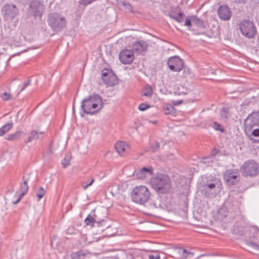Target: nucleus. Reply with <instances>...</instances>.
I'll return each mask as SVG.
<instances>
[{
	"label": "nucleus",
	"mask_w": 259,
	"mask_h": 259,
	"mask_svg": "<svg viewBox=\"0 0 259 259\" xmlns=\"http://www.w3.org/2000/svg\"><path fill=\"white\" fill-rule=\"evenodd\" d=\"M150 197V192L146 186L135 187L132 193V200L140 204L143 205L147 202Z\"/></svg>",
	"instance_id": "nucleus-5"
},
{
	"label": "nucleus",
	"mask_w": 259,
	"mask_h": 259,
	"mask_svg": "<svg viewBox=\"0 0 259 259\" xmlns=\"http://www.w3.org/2000/svg\"><path fill=\"white\" fill-rule=\"evenodd\" d=\"M45 10L44 4L38 0H32L29 6L28 13L30 16L36 18H41Z\"/></svg>",
	"instance_id": "nucleus-8"
},
{
	"label": "nucleus",
	"mask_w": 259,
	"mask_h": 259,
	"mask_svg": "<svg viewBox=\"0 0 259 259\" xmlns=\"http://www.w3.org/2000/svg\"><path fill=\"white\" fill-rule=\"evenodd\" d=\"M23 133V132L18 131L14 134L7 135V139L10 141L17 140L21 137Z\"/></svg>",
	"instance_id": "nucleus-28"
},
{
	"label": "nucleus",
	"mask_w": 259,
	"mask_h": 259,
	"mask_svg": "<svg viewBox=\"0 0 259 259\" xmlns=\"http://www.w3.org/2000/svg\"><path fill=\"white\" fill-rule=\"evenodd\" d=\"M219 17L223 21H227L230 19L232 12L227 6H221L218 10Z\"/></svg>",
	"instance_id": "nucleus-16"
},
{
	"label": "nucleus",
	"mask_w": 259,
	"mask_h": 259,
	"mask_svg": "<svg viewBox=\"0 0 259 259\" xmlns=\"http://www.w3.org/2000/svg\"><path fill=\"white\" fill-rule=\"evenodd\" d=\"M207 159H209V158H208V157H207V158H203V162L204 163H206L207 162L206 160H207Z\"/></svg>",
	"instance_id": "nucleus-49"
},
{
	"label": "nucleus",
	"mask_w": 259,
	"mask_h": 259,
	"mask_svg": "<svg viewBox=\"0 0 259 259\" xmlns=\"http://www.w3.org/2000/svg\"><path fill=\"white\" fill-rule=\"evenodd\" d=\"M70 157L68 155L66 156L62 162V164L64 168L66 167L68 165L70 164Z\"/></svg>",
	"instance_id": "nucleus-34"
},
{
	"label": "nucleus",
	"mask_w": 259,
	"mask_h": 259,
	"mask_svg": "<svg viewBox=\"0 0 259 259\" xmlns=\"http://www.w3.org/2000/svg\"><path fill=\"white\" fill-rule=\"evenodd\" d=\"M44 133L37 130H31L29 134L27 139L24 140L26 144L31 142L33 140H38L42 139Z\"/></svg>",
	"instance_id": "nucleus-20"
},
{
	"label": "nucleus",
	"mask_w": 259,
	"mask_h": 259,
	"mask_svg": "<svg viewBox=\"0 0 259 259\" xmlns=\"http://www.w3.org/2000/svg\"><path fill=\"white\" fill-rule=\"evenodd\" d=\"M164 113L166 115L168 114H174L175 113V108L171 105H167L165 108H164Z\"/></svg>",
	"instance_id": "nucleus-33"
},
{
	"label": "nucleus",
	"mask_w": 259,
	"mask_h": 259,
	"mask_svg": "<svg viewBox=\"0 0 259 259\" xmlns=\"http://www.w3.org/2000/svg\"><path fill=\"white\" fill-rule=\"evenodd\" d=\"M101 219L102 221L100 222V225H95V227H97L99 228V232H103L105 230L110 227V225L107 222V219L105 220L103 218H101Z\"/></svg>",
	"instance_id": "nucleus-24"
},
{
	"label": "nucleus",
	"mask_w": 259,
	"mask_h": 259,
	"mask_svg": "<svg viewBox=\"0 0 259 259\" xmlns=\"http://www.w3.org/2000/svg\"><path fill=\"white\" fill-rule=\"evenodd\" d=\"M192 21L199 27H203L204 26L203 21L195 16H192Z\"/></svg>",
	"instance_id": "nucleus-29"
},
{
	"label": "nucleus",
	"mask_w": 259,
	"mask_h": 259,
	"mask_svg": "<svg viewBox=\"0 0 259 259\" xmlns=\"http://www.w3.org/2000/svg\"><path fill=\"white\" fill-rule=\"evenodd\" d=\"M133 52L128 50L121 51L119 55L120 61L124 64H130L134 59Z\"/></svg>",
	"instance_id": "nucleus-15"
},
{
	"label": "nucleus",
	"mask_w": 259,
	"mask_h": 259,
	"mask_svg": "<svg viewBox=\"0 0 259 259\" xmlns=\"http://www.w3.org/2000/svg\"><path fill=\"white\" fill-rule=\"evenodd\" d=\"M219 152V149L215 148L211 151V155L213 156H215Z\"/></svg>",
	"instance_id": "nucleus-47"
},
{
	"label": "nucleus",
	"mask_w": 259,
	"mask_h": 259,
	"mask_svg": "<svg viewBox=\"0 0 259 259\" xmlns=\"http://www.w3.org/2000/svg\"><path fill=\"white\" fill-rule=\"evenodd\" d=\"M97 212L99 213V218H101V216H100V211H99V210L96 211L95 210V213H97Z\"/></svg>",
	"instance_id": "nucleus-50"
},
{
	"label": "nucleus",
	"mask_w": 259,
	"mask_h": 259,
	"mask_svg": "<svg viewBox=\"0 0 259 259\" xmlns=\"http://www.w3.org/2000/svg\"><path fill=\"white\" fill-rule=\"evenodd\" d=\"M220 115L221 117L223 119H228V118L230 116L229 109L224 107H223L220 112Z\"/></svg>",
	"instance_id": "nucleus-31"
},
{
	"label": "nucleus",
	"mask_w": 259,
	"mask_h": 259,
	"mask_svg": "<svg viewBox=\"0 0 259 259\" xmlns=\"http://www.w3.org/2000/svg\"><path fill=\"white\" fill-rule=\"evenodd\" d=\"M81 109L84 113L94 115L100 112L103 108L102 97L96 93H93L82 100Z\"/></svg>",
	"instance_id": "nucleus-1"
},
{
	"label": "nucleus",
	"mask_w": 259,
	"mask_h": 259,
	"mask_svg": "<svg viewBox=\"0 0 259 259\" xmlns=\"http://www.w3.org/2000/svg\"><path fill=\"white\" fill-rule=\"evenodd\" d=\"M252 135L254 137H259V128L252 130Z\"/></svg>",
	"instance_id": "nucleus-42"
},
{
	"label": "nucleus",
	"mask_w": 259,
	"mask_h": 259,
	"mask_svg": "<svg viewBox=\"0 0 259 259\" xmlns=\"http://www.w3.org/2000/svg\"><path fill=\"white\" fill-rule=\"evenodd\" d=\"M28 190V186L27 183V180H24L23 183L21 185L20 188L19 189L20 194L21 196H24L27 192Z\"/></svg>",
	"instance_id": "nucleus-27"
},
{
	"label": "nucleus",
	"mask_w": 259,
	"mask_h": 259,
	"mask_svg": "<svg viewBox=\"0 0 259 259\" xmlns=\"http://www.w3.org/2000/svg\"><path fill=\"white\" fill-rule=\"evenodd\" d=\"M45 193V190L42 187H40L36 191L35 194L37 197L38 201H39L44 197Z\"/></svg>",
	"instance_id": "nucleus-30"
},
{
	"label": "nucleus",
	"mask_w": 259,
	"mask_h": 259,
	"mask_svg": "<svg viewBox=\"0 0 259 259\" xmlns=\"http://www.w3.org/2000/svg\"><path fill=\"white\" fill-rule=\"evenodd\" d=\"M148 47V44L143 40L135 42L133 45L132 51L135 53L140 54L145 52Z\"/></svg>",
	"instance_id": "nucleus-17"
},
{
	"label": "nucleus",
	"mask_w": 259,
	"mask_h": 259,
	"mask_svg": "<svg viewBox=\"0 0 259 259\" xmlns=\"http://www.w3.org/2000/svg\"><path fill=\"white\" fill-rule=\"evenodd\" d=\"M192 16L187 17L185 19L184 25L190 27L191 26Z\"/></svg>",
	"instance_id": "nucleus-38"
},
{
	"label": "nucleus",
	"mask_w": 259,
	"mask_h": 259,
	"mask_svg": "<svg viewBox=\"0 0 259 259\" xmlns=\"http://www.w3.org/2000/svg\"><path fill=\"white\" fill-rule=\"evenodd\" d=\"M13 123L10 122L0 128V136H2L10 131L13 127Z\"/></svg>",
	"instance_id": "nucleus-26"
},
{
	"label": "nucleus",
	"mask_w": 259,
	"mask_h": 259,
	"mask_svg": "<svg viewBox=\"0 0 259 259\" xmlns=\"http://www.w3.org/2000/svg\"><path fill=\"white\" fill-rule=\"evenodd\" d=\"M225 206L228 209V211H237L239 210V202L237 200H232L230 197L228 201L225 203Z\"/></svg>",
	"instance_id": "nucleus-21"
},
{
	"label": "nucleus",
	"mask_w": 259,
	"mask_h": 259,
	"mask_svg": "<svg viewBox=\"0 0 259 259\" xmlns=\"http://www.w3.org/2000/svg\"><path fill=\"white\" fill-rule=\"evenodd\" d=\"M159 147H160L159 143L157 142H155L153 144V145L151 146L150 150L152 152H155L159 149Z\"/></svg>",
	"instance_id": "nucleus-37"
},
{
	"label": "nucleus",
	"mask_w": 259,
	"mask_h": 259,
	"mask_svg": "<svg viewBox=\"0 0 259 259\" xmlns=\"http://www.w3.org/2000/svg\"><path fill=\"white\" fill-rule=\"evenodd\" d=\"M224 208H221V209L219 210V213H221L222 211H223V210H224Z\"/></svg>",
	"instance_id": "nucleus-52"
},
{
	"label": "nucleus",
	"mask_w": 259,
	"mask_h": 259,
	"mask_svg": "<svg viewBox=\"0 0 259 259\" xmlns=\"http://www.w3.org/2000/svg\"><path fill=\"white\" fill-rule=\"evenodd\" d=\"M249 239L253 241H248L247 245L252 248L259 250V229L256 226H251L249 230Z\"/></svg>",
	"instance_id": "nucleus-12"
},
{
	"label": "nucleus",
	"mask_w": 259,
	"mask_h": 259,
	"mask_svg": "<svg viewBox=\"0 0 259 259\" xmlns=\"http://www.w3.org/2000/svg\"><path fill=\"white\" fill-rule=\"evenodd\" d=\"M73 110H74V106H73Z\"/></svg>",
	"instance_id": "nucleus-54"
},
{
	"label": "nucleus",
	"mask_w": 259,
	"mask_h": 259,
	"mask_svg": "<svg viewBox=\"0 0 259 259\" xmlns=\"http://www.w3.org/2000/svg\"><path fill=\"white\" fill-rule=\"evenodd\" d=\"M178 253L180 255V257L183 259H186L193 256V253L188 251L186 249L180 248L178 249Z\"/></svg>",
	"instance_id": "nucleus-25"
},
{
	"label": "nucleus",
	"mask_w": 259,
	"mask_h": 259,
	"mask_svg": "<svg viewBox=\"0 0 259 259\" xmlns=\"http://www.w3.org/2000/svg\"><path fill=\"white\" fill-rule=\"evenodd\" d=\"M239 177V174L237 171L231 169L227 170L224 175L225 180L230 183L232 185H234Z\"/></svg>",
	"instance_id": "nucleus-19"
},
{
	"label": "nucleus",
	"mask_w": 259,
	"mask_h": 259,
	"mask_svg": "<svg viewBox=\"0 0 259 259\" xmlns=\"http://www.w3.org/2000/svg\"><path fill=\"white\" fill-rule=\"evenodd\" d=\"M244 232V227H241L238 230L236 231V233L240 235H243Z\"/></svg>",
	"instance_id": "nucleus-43"
},
{
	"label": "nucleus",
	"mask_w": 259,
	"mask_h": 259,
	"mask_svg": "<svg viewBox=\"0 0 259 259\" xmlns=\"http://www.w3.org/2000/svg\"><path fill=\"white\" fill-rule=\"evenodd\" d=\"M2 13L6 20H13L18 14L19 10L15 5L7 4L3 7Z\"/></svg>",
	"instance_id": "nucleus-13"
},
{
	"label": "nucleus",
	"mask_w": 259,
	"mask_h": 259,
	"mask_svg": "<svg viewBox=\"0 0 259 259\" xmlns=\"http://www.w3.org/2000/svg\"><path fill=\"white\" fill-rule=\"evenodd\" d=\"M153 91L152 87L149 85H147L145 87L144 92L143 96L146 97H151L152 95Z\"/></svg>",
	"instance_id": "nucleus-32"
},
{
	"label": "nucleus",
	"mask_w": 259,
	"mask_h": 259,
	"mask_svg": "<svg viewBox=\"0 0 259 259\" xmlns=\"http://www.w3.org/2000/svg\"><path fill=\"white\" fill-rule=\"evenodd\" d=\"M153 168L151 166L148 167H144L136 172L135 175L138 179H144L147 177L153 175Z\"/></svg>",
	"instance_id": "nucleus-18"
},
{
	"label": "nucleus",
	"mask_w": 259,
	"mask_h": 259,
	"mask_svg": "<svg viewBox=\"0 0 259 259\" xmlns=\"http://www.w3.org/2000/svg\"><path fill=\"white\" fill-rule=\"evenodd\" d=\"M102 79L104 83L113 87L117 83V78L112 70L105 68L102 71Z\"/></svg>",
	"instance_id": "nucleus-10"
},
{
	"label": "nucleus",
	"mask_w": 259,
	"mask_h": 259,
	"mask_svg": "<svg viewBox=\"0 0 259 259\" xmlns=\"http://www.w3.org/2000/svg\"><path fill=\"white\" fill-rule=\"evenodd\" d=\"M97 212L99 213V218H101V216H100V211H99V210L96 211L95 210V213H97Z\"/></svg>",
	"instance_id": "nucleus-51"
},
{
	"label": "nucleus",
	"mask_w": 259,
	"mask_h": 259,
	"mask_svg": "<svg viewBox=\"0 0 259 259\" xmlns=\"http://www.w3.org/2000/svg\"><path fill=\"white\" fill-rule=\"evenodd\" d=\"M239 29L241 33L248 38H252L256 33V28L251 21L244 20L239 24Z\"/></svg>",
	"instance_id": "nucleus-7"
},
{
	"label": "nucleus",
	"mask_w": 259,
	"mask_h": 259,
	"mask_svg": "<svg viewBox=\"0 0 259 259\" xmlns=\"http://www.w3.org/2000/svg\"><path fill=\"white\" fill-rule=\"evenodd\" d=\"M31 80L30 79L28 80L26 82H24L23 84V87L21 90V92L24 90L26 88H27L30 84Z\"/></svg>",
	"instance_id": "nucleus-44"
},
{
	"label": "nucleus",
	"mask_w": 259,
	"mask_h": 259,
	"mask_svg": "<svg viewBox=\"0 0 259 259\" xmlns=\"http://www.w3.org/2000/svg\"><path fill=\"white\" fill-rule=\"evenodd\" d=\"M240 171L244 177L256 176L259 173V165L253 160L246 161L240 167Z\"/></svg>",
	"instance_id": "nucleus-6"
},
{
	"label": "nucleus",
	"mask_w": 259,
	"mask_h": 259,
	"mask_svg": "<svg viewBox=\"0 0 259 259\" xmlns=\"http://www.w3.org/2000/svg\"><path fill=\"white\" fill-rule=\"evenodd\" d=\"M221 183L217 179L204 182L201 186V192L207 197H214L220 191Z\"/></svg>",
	"instance_id": "nucleus-3"
},
{
	"label": "nucleus",
	"mask_w": 259,
	"mask_h": 259,
	"mask_svg": "<svg viewBox=\"0 0 259 259\" xmlns=\"http://www.w3.org/2000/svg\"><path fill=\"white\" fill-rule=\"evenodd\" d=\"M149 108H150V106L146 103H141L138 107L139 109L141 111H145Z\"/></svg>",
	"instance_id": "nucleus-39"
},
{
	"label": "nucleus",
	"mask_w": 259,
	"mask_h": 259,
	"mask_svg": "<svg viewBox=\"0 0 259 259\" xmlns=\"http://www.w3.org/2000/svg\"><path fill=\"white\" fill-rule=\"evenodd\" d=\"M1 98L4 101H8L11 99V96L7 93H4L2 94Z\"/></svg>",
	"instance_id": "nucleus-40"
},
{
	"label": "nucleus",
	"mask_w": 259,
	"mask_h": 259,
	"mask_svg": "<svg viewBox=\"0 0 259 259\" xmlns=\"http://www.w3.org/2000/svg\"><path fill=\"white\" fill-rule=\"evenodd\" d=\"M71 256L72 259H80L79 255L78 254L77 252L72 253Z\"/></svg>",
	"instance_id": "nucleus-46"
},
{
	"label": "nucleus",
	"mask_w": 259,
	"mask_h": 259,
	"mask_svg": "<svg viewBox=\"0 0 259 259\" xmlns=\"http://www.w3.org/2000/svg\"><path fill=\"white\" fill-rule=\"evenodd\" d=\"M169 16L176 21L182 23L184 22L185 16L184 13L181 11H179L178 14L174 11H171L169 14Z\"/></svg>",
	"instance_id": "nucleus-22"
},
{
	"label": "nucleus",
	"mask_w": 259,
	"mask_h": 259,
	"mask_svg": "<svg viewBox=\"0 0 259 259\" xmlns=\"http://www.w3.org/2000/svg\"><path fill=\"white\" fill-rule=\"evenodd\" d=\"M95 180L93 178H92L91 180L89 182H83L81 184V186L83 188L84 190H86L89 186H91L94 182Z\"/></svg>",
	"instance_id": "nucleus-36"
},
{
	"label": "nucleus",
	"mask_w": 259,
	"mask_h": 259,
	"mask_svg": "<svg viewBox=\"0 0 259 259\" xmlns=\"http://www.w3.org/2000/svg\"><path fill=\"white\" fill-rule=\"evenodd\" d=\"M169 69L174 72H180L184 68V62L178 56L170 57L167 62Z\"/></svg>",
	"instance_id": "nucleus-11"
},
{
	"label": "nucleus",
	"mask_w": 259,
	"mask_h": 259,
	"mask_svg": "<svg viewBox=\"0 0 259 259\" xmlns=\"http://www.w3.org/2000/svg\"><path fill=\"white\" fill-rule=\"evenodd\" d=\"M47 21L52 29L57 32L64 28L67 23L65 17L58 13H52L49 14Z\"/></svg>",
	"instance_id": "nucleus-4"
},
{
	"label": "nucleus",
	"mask_w": 259,
	"mask_h": 259,
	"mask_svg": "<svg viewBox=\"0 0 259 259\" xmlns=\"http://www.w3.org/2000/svg\"><path fill=\"white\" fill-rule=\"evenodd\" d=\"M78 254L79 255L80 259H84V257L87 255V252L85 251L81 250L77 251Z\"/></svg>",
	"instance_id": "nucleus-41"
},
{
	"label": "nucleus",
	"mask_w": 259,
	"mask_h": 259,
	"mask_svg": "<svg viewBox=\"0 0 259 259\" xmlns=\"http://www.w3.org/2000/svg\"><path fill=\"white\" fill-rule=\"evenodd\" d=\"M128 145L124 142H118L115 144V149L117 152L121 154L124 151H126V149L128 148Z\"/></svg>",
	"instance_id": "nucleus-23"
},
{
	"label": "nucleus",
	"mask_w": 259,
	"mask_h": 259,
	"mask_svg": "<svg viewBox=\"0 0 259 259\" xmlns=\"http://www.w3.org/2000/svg\"><path fill=\"white\" fill-rule=\"evenodd\" d=\"M213 127L217 131H220L222 133H223L224 132V129L223 127L222 126L221 124L218 123L217 122H214L213 123Z\"/></svg>",
	"instance_id": "nucleus-35"
},
{
	"label": "nucleus",
	"mask_w": 259,
	"mask_h": 259,
	"mask_svg": "<svg viewBox=\"0 0 259 259\" xmlns=\"http://www.w3.org/2000/svg\"><path fill=\"white\" fill-rule=\"evenodd\" d=\"M245 131L250 132L255 125L259 126V111L249 114L244 122Z\"/></svg>",
	"instance_id": "nucleus-9"
},
{
	"label": "nucleus",
	"mask_w": 259,
	"mask_h": 259,
	"mask_svg": "<svg viewBox=\"0 0 259 259\" xmlns=\"http://www.w3.org/2000/svg\"><path fill=\"white\" fill-rule=\"evenodd\" d=\"M149 259H160V256L159 254H150L149 255Z\"/></svg>",
	"instance_id": "nucleus-45"
},
{
	"label": "nucleus",
	"mask_w": 259,
	"mask_h": 259,
	"mask_svg": "<svg viewBox=\"0 0 259 259\" xmlns=\"http://www.w3.org/2000/svg\"><path fill=\"white\" fill-rule=\"evenodd\" d=\"M102 221L101 218L99 217V213H95V209L92 211L84 220V223L87 226L91 227H95L96 225H100V222Z\"/></svg>",
	"instance_id": "nucleus-14"
},
{
	"label": "nucleus",
	"mask_w": 259,
	"mask_h": 259,
	"mask_svg": "<svg viewBox=\"0 0 259 259\" xmlns=\"http://www.w3.org/2000/svg\"><path fill=\"white\" fill-rule=\"evenodd\" d=\"M152 187L156 192L164 194L167 193L171 187V181L169 177L164 174H158L151 180Z\"/></svg>",
	"instance_id": "nucleus-2"
},
{
	"label": "nucleus",
	"mask_w": 259,
	"mask_h": 259,
	"mask_svg": "<svg viewBox=\"0 0 259 259\" xmlns=\"http://www.w3.org/2000/svg\"><path fill=\"white\" fill-rule=\"evenodd\" d=\"M156 123V121H154V122H153V123Z\"/></svg>",
	"instance_id": "nucleus-53"
},
{
	"label": "nucleus",
	"mask_w": 259,
	"mask_h": 259,
	"mask_svg": "<svg viewBox=\"0 0 259 259\" xmlns=\"http://www.w3.org/2000/svg\"><path fill=\"white\" fill-rule=\"evenodd\" d=\"M23 197V196H21V195L20 194L19 196L18 197L17 199L16 200V201H13V203L14 204H17L19 202V201L21 200Z\"/></svg>",
	"instance_id": "nucleus-48"
}]
</instances>
